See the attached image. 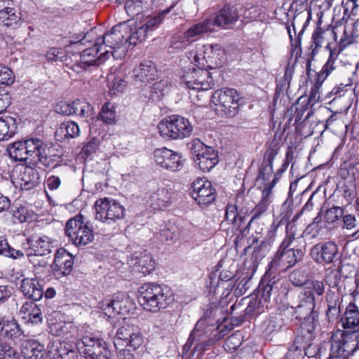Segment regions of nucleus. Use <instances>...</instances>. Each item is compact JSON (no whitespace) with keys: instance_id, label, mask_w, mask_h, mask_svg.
<instances>
[{"instance_id":"obj_1","label":"nucleus","mask_w":359,"mask_h":359,"mask_svg":"<svg viewBox=\"0 0 359 359\" xmlns=\"http://www.w3.org/2000/svg\"><path fill=\"white\" fill-rule=\"evenodd\" d=\"M218 313H222V309L218 306L208 308L203 316L198 320L194 328L191 331L187 343L183 347V354L189 351L193 346L191 353L201 352L208 346L212 341L219 340L227 332L220 324L219 318H217Z\"/></svg>"},{"instance_id":"obj_2","label":"nucleus","mask_w":359,"mask_h":359,"mask_svg":"<svg viewBox=\"0 0 359 359\" xmlns=\"http://www.w3.org/2000/svg\"><path fill=\"white\" fill-rule=\"evenodd\" d=\"M297 303L290 306L292 313L297 319H303L297 334V342H309L315 338L316 328L318 323V313L315 309L316 299L302 290L298 295Z\"/></svg>"},{"instance_id":"obj_3","label":"nucleus","mask_w":359,"mask_h":359,"mask_svg":"<svg viewBox=\"0 0 359 359\" xmlns=\"http://www.w3.org/2000/svg\"><path fill=\"white\" fill-rule=\"evenodd\" d=\"M109 32L105 33L102 37H98L97 29L92 28L79 41L81 45L93 43V46H90L83 50L81 54V60L79 65L83 69L93 65H100L112 55V47L108 44L110 43Z\"/></svg>"},{"instance_id":"obj_4","label":"nucleus","mask_w":359,"mask_h":359,"mask_svg":"<svg viewBox=\"0 0 359 359\" xmlns=\"http://www.w3.org/2000/svg\"><path fill=\"white\" fill-rule=\"evenodd\" d=\"M117 311V318H122V322H118L117 330L116 333L115 339L114 341V346L118 348V346L130 347L133 350H135L142 343V338L140 334V329L137 326L133 324V320L124 316L128 310L124 306H122V303L120 302H115L114 300V311Z\"/></svg>"},{"instance_id":"obj_5","label":"nucleus","mask_w":359,"mask_h":359,"mask_svg":"<svg viewBox=\"0 0 359 359\" xmlns=\"http://www.w3.org/2000/svg\"><path fill=\"white\" fill-rule=\"evenodd\" d=\"M138 302L146 311L157 312L174 300L171 289L163 285L145 283L138 290Z\"/></svg>"},{"instance_id":"obj_6","label":"nucleus","mask_w":359,"mask_h":359,"mask_svg":"<svg viewBox=\"0 0 359 359\" xmlns=\"http://www.w3.org/2000/svg\"><path fill=\"white\" fill-rule=\"evenodd\" d=\"M155 261L147 250H138L133 253L125 264L122 261L114 263L117 276L122 278L129 277V269L137 276H145L150 274L155 269Z\"/></svg>"},{"instance_id":"obj_7","label":"nucleus","mask_w":359,"mask_h":359,"mask_svg":"<svg viewBox=\"0 0 359 359\" xmlns=\"http://www.w3.org/2000/svg\"><path fill=\"white\" fill-rule=\"evenodd\" d=\"M331 337V348L328 359H347L353 354L358 341L359 330L341 331Z\"/></svg>"},{"instance_id":"obj_8","label":"nucleus","mask_w":359,"mask_h":359,"mask_svg":"<svg viewBox=\"0 0 359 359\" xmlns=\"http://www.w3.org/2000/svg\"><path fill=\"white\" fill-rule=\"evenodd\" d=\"M158 128L162 137L170 140H182L191 136L193 132L189 119L180 115H172L162 120Z\"/></svg>"},{"instance_id":"obj_9","label":"nucleus","mask_w":359,"mask_h":359,"mask_svg":"<svg viewBox=\"0 0 359 359\" xmlns=\"http://www.w3.org/2000/svg\"><path fill=\"white\" fill-rule=\"evenodd\" d=\"M241 98L233 88H223L215 91L211 97V103L216 106L215 110L222 111L227 117H234L240 108Z\"/></svg>"},{"instance_id":"obj_10","label":"nucleus","mask_w":359,"mask_h":359,"mask_svg":"<svg viewBox=\"0 0 359 359\" xmlns=\"http://www.w3.org/2000/svg\"><path fill=\"white\" fill-rule=\"evenodd\" d=\"M65 233L76 246H83L94 239L93 229L83 222L81 215L69 219L65 226Z\"/></svg>"},{"instance_id":"obj_11","label":"nucleus","mask_w":359,"mask_h":359,"mask_svg":"<svg viewBox=\"0 0 359 359\" xmlns=\"http://www.w3.org/2000/svg\"><path fill=\"white\" fill-rule=\"evenodd\" d=\"M55 241L46 236H32L27 239L29 248L25 249V254L29 257V262L35 264L38 257L46 256L52 253L56 247Z\"/></svg>"},{"instance_id":"obj_12","label":"nucleus","mask_w":359,"mask_h":359,"mask_svg":"<svg viewBox=\"0 0 359 359\" xmlns=\"http://www.w3.org/2000/svg\"><path fill=\"white\" fill-rule=\"evenodd\" d=\"M156 165L169 172H177L184 166L181 154L166 147L156 149L153 153Z\"/></svg>"},{"instance_id":"obj_13","label":"nucleus","mask_w":359,"mask_h":359,"mask_svg":"<svg viewBox=\"0 0 359 359\" xmlns=\"http://www.w3.org/2000/svg\"><path fill=\"white\" fill-rule=\"evenodd\" d=\"M341 280L339 271H330L325 277V282L318 280H306L304 287L301 289L305 294H309L316 300L322 298L325 292V285L330 287H337Z\"/></svg>"},{"instance_id":"obj_14","label":"nucleus","mask_w":359,"mask_h":359,"mask_svg":"<svg viewBox=\"0 0 359 359\" xmlns=\"http://www.w3.org/2000/svg\"><path fill=\"white\" fill-rule=\"evenodd\" d=\"M192 198L201 207L212 204L217 196L215 189L205 178H198L192 183Z\"/></svg>"},{"instance_id":"obj_15","label":"nucleus","mask_w":359,"mask_h":359,"mask_svg":"<svg viewBox=\"0 0 359 359\" xmlns=\"http://www.w3.org/2000/svg\"><path fill=\"white\" fill-rule=\"evenodd\" d=\"M175 3H172L168 8L163 10L158 15L151 18H148L143 25L131 32L130 34L129 46H137L146 39L149 32L154 31L162 22L163 17L168 14L172 8L175 6Z\"/></svg>"},{"instance_id":"obj_16","label":"nucleus","mask_w":359,"mask_h":359,"mask_svg":"<svg viewBox=\"0 0 359 359\" xmlns=\"http://www.w3.org/2000/svg\"><path fill=\"white\" fill-rule=\"evenodd\" d=\"M23 141L28 158L37 157L41 163H46L48 158L61 157L59 154H53L54 149L39 138H29Z\"/></svg>"},{"instance_id":"obj_17","label":"nucleus","mask_w":359,"mask_h":359,"mask_svg":"<svg viewBox=\"0 0 359 359\" xmlns=\"http://www.w3.org/2000/svg\"><path fill=\"white\" fill-rule=\"evenodd\" d=\"M238 8L230 4H225L217 13L210 18L213 27L224 29H233L240 18Z\"/></svg>"},{"instance_id":"obj_18","label":"nucleus","mask_w":359,"mask_h":359,"mask_svg":"<svg viewBox=\"0 0 359 359\" xmlns=\"http://www.w3.org/2000/svg\"><path fill=\"white\" fill-rule=\"evenodd\" d=\"M304 255L303 250L300 248L278 249L270 264L273 268L285 270L300 262Z\"/></svg>"},{"instance_id":"obj_19","label":"nucleus","mask_w":359,"mask_h":359,"mask_svg":"<svg viewBox=\"0 0 359 359\" xmlns=\"http://www.w3.org/2000/svg\"><path fill=\"white\" fill-rule=\"evenodd\" d=\"M130 20L120 22L114 26V41L118 45V50H115L114 46V59L124 57L127 53V48L129 46L130 34L132 32L130 25H128Z\"/></svg>"},{"instance_id":"obj_20","label":"nucleus","mask_w":359,"mask_h":359,"mask_svg":"<svg viewBox=\"0 0 359 359\" xmlns=\"http://www.w3.org/2000/svg\"><path fill=\"white\" fill-rule=\"evenodd\" d=\"M74 264V256L65 248L57 249L51 268L54 276L61 278L69 276L73 269Z\"/></svg>"},{"instance_id":"obj_21","label":"nucleus","mask_w":359,"mask_h":359,"mask_svg":"<svg viewBox=\"0 0 359 359\" xmlns=\"http://www.w3.org/2000/svg\"><path fill=\"white\" fill-rule=\"evenodd\" d=\"M21 20V13L13 0H0V25L15 29Z\"/></svg>"},{"instance_id":"obj_22","label":"nucleus","mask_w":359,"mask_h":359,"mask_svg":"<svg viewBox=\"0 0 359 359\" xmlns=\"http://www.w3.org/2000/svg\"><path fill=\"white\" fill-rule=\"evenodd\" d=\"M195 65L198 68H195V79L194 86H193L194 91L207 90L212 88L215 85L213 79L210 76V73L207 70L204 62H201V57L199 54L194 55Z\"/></svg>"},{"instance_id":"obj_23","label":"nucleus","mask_w":359,"mask_h":359,"mask_svg":"<svg viewBox=\"0 0 359 359\" xmlns=\"http://www.w3.org/2000/svg\"><path fill=\"white\" fill-rule=\"evenodd\" d=\"M311 255L319 264H330L337 259L338 246L333 241L316 245L311 250Z\"/></svg>"},{"instance_id":"obj_24","label":"nucleus","mask_w":359,"mask_h":359,"mask_svg":"<svg viewBox=\"0 0 359 359\" xmlns=\"http://www.w3.org/2000/svg\"><path fill=\"white\" fill-rule=\"evenodd\" d=\"M24 336V332L13 318L0 317V338L15 341Z\"/></svg>"},{"instance_id":"obj_25","label":"nucleus","mask_w":359,"mask_h":359,"mask_svg":"<svg viewBox=\"0 0 359 359\" xmlns=\"http://www.w3.org/2000/svg\"><path fill=\"white\" fill-rule=\"evenodd\" d=\"M203 56L201 62L205 61L206 67L214 69L222 65L224 50L219 44L205 45L203 47Z\"/></svg>"},{"instance_id":"obj_26","label":"nucleus","mask_w":359,"mask_h":359,"mask_svg":"<svg viewBox=\"0 0 359 359\" xmlns=\"http://www.w3.org/2000/svg\"><path fill=\"white\" fill-rule=\"evenodd\" d=\"M327 36H332L334 41L337 40V34L333 29H327L324 30L320 27H318L313 33L311 37V44L310 46V48L311 49V52L310 53L311 58L307 61V68L310 67L311 60H313L315 55L318 53V49L322 46L323 39Z\"/></svg>"},{"instance_id":"obj_27","label":"nucleus","mask_w":359,"mask_h":359,"mask_svg":"<svg viewBox=\"0 0 359 359\" xmlns=\"http://www.w3.org/2000/svg\"><path fill=\"white\" fill-rule=\"evenodd\" d=\"M45 352V345L36 340H25L22 343L21 353L25 359H42Z\"/></svg>"},{"instance_id":"obj_28","label":"nucleus","mask_w":359,"mask_h":359,"mask_svg":"<svg viewBox=\"0 0 359 359\" xmlns=\"http://www.w3.org/2000/svg\"><path fill=\"white\" fill-rule=\"evenodd\" d=\"M111 207V200L109 198L98 199L94 205L95 220L110 225L112 221Z\"/></svg>"},{"instance_id":"obj_29","label":"nucleus","mask_w":359,"mask_h":359,"mask_svg":"<svg viewBox=\"0 0 359 359\" xmlns=\"http://www.w3.org/2000/svg\"><path fill=\"white\" fill-rule=\"evenodd\" d=\"M215 32L210 18L194 24L184 33V37L191 43L203 36L204 34Z\"/></svg>"},{"instance_id":"obj_30","label":"nucleus","mask_w":359,"mask_h":359,"mask_svg":"<svg viewBox=\"0 0 359 359\" xmlns=\"http://www.w3.org/2000/svg\"><path fill=\"white\" fill-rule=\"evenodd\" d=\"M20 288L24 295L33 301L40 300L43 295L42 285L36 279H23L21 283Z\"/></svg>"},{"instance_id":"obj_31","label":"nucleus","mask_w":359,"mask_h":359,"mask_svg":"<svg viewBox=\"0 0 359 359\" xmlns=\"http://www.w3.org/2000/svg\"><path fill=\"white\" fill-rule=\"evenodd\" d=\"M194 161L201 170L208 172L219 162L217 152L210 147L207 151H203L196 158H194Z\"/></svg>"},{"instance_id":"obj_32","label":"nucleus","mask_w":359,"mask_h":359,"mask_svg":"<svg viewBox=\"0 0 359 359\" xmlns=\"http://www.w3.org/2000/svg\"><path fill=\"white\" fill-rule=\"evenodd\" d=\"M156 69L151 60H144L134 69V76L142 83L154 80L156 76Z\"/></svg>"},{"instance_id":"obj_33","label":"nucleus","mask_w":359,"mask_h":359,"mask_svg":"<svg viewBox=\"0 0 359 359\" xmlns=\"http://www.w3.org/2000/svg\"><path fill=\"white\" fill-rule=\"evenodd\" d=\"M340 322L344 329L359 330V311L348 304L341 317Z\"/></svg>"},{"instance_id":"obj_34","label":"nucleus","mask_w":359,"mask_h":359,"mask_svg":"<svg viewBox=\"0 0 359 359\" xmlns=\"http://www.w3.org/2000/svg\"><path fill=\"white\" fill-rule=\"evenodd\" d=\"M17 130L15 118L11 116H0V141L11 138Z\"/></svg>"},{"instance_id":"obj_35","label":"nucleus","mask_w":359,"mask_h":359,"mask_svg":"<svg viewBox=\"0 0 359 359\" xmlns=\"http://www.w3.org/2000/svg\"><path fill=\"white\" fill-rule=\"evenodd\" d=\"M326 302L327 304V316L330 320L338 318L341 313L339 297L337 294L328 289L326 293Z\"/></svg>"},{"instance_id":"obj_36","label":"nucleus","mask_w":359,"mask_h":359,"mask_svg":"<svg viewBox=\"0 0 359 359\" xmlns=\"http://www.w3.org/2000/svg\"><path fill=\"white\" fill-rule=\"evenodd\" d=\"M20 313L27 314V316H23V318H27L28 322L33 324H38L42 322L43 316L41 308L34 302H25L22 306Z\"/></svg>"},{"instance_id":"obj_37","label":"nucleus","mask_w":359,"mask_h":359,"mask_svg":"<svg viewBox=\"0 0 359 359\" xmlns=\"http://www.w3.org/2000/svg\"><path fill=\"white\" fill-rule=\"evenodd\" d=\"M326 48L329 50L330 55L327 61L323 67L320 73H323V74L328 76L335 69V61L338 58L339 53L342 52L343 50L338 48L337 43L335 42L328 43L326 46Z\"/></svg>"},{"instance_id":"obj_38","label":"nucleus","mask_w":359,"mask_h":359,"mask_svg":"<svg viewBox=\"0 0 359 359\" xmlns=\"http://www.w3.org/2000/svg\"><path fill=\"white\" fill-rule=\"evenodd\" d=\"M341 196L348 204H351L357 198L358 191L355 180L353 177L346 180L339 186Z\"/></svg>"},{"instance_id":"obj_39","label":"nucleus","mask_w":359,"mask_h":359,"mask_svg":"<svg viewBox=\"0 0 359 359\" xmlns=\"http://www.w3.org/2000/svg\"><path fill=\"white\" fill-rule=\"evenodd\" d=\"M170 193L165 188L158 189L150 198V205L154 210L166 208L170 202Z\"/></svg>"},{"instance_id":"obj_40","label":"nucleus","mask_w":359,"mask_h":359,"mask_svg":"<svg viewBox=\"0 0 359 359\" xmlns=\"http://www.w3.org/2000/svg\"><path fill=\"white\" fill-rule=\"evenodd\" d=\"M302 97H300L297 102L294 104H292L290 107V109L288 110V112H290V114H292L293 111L294 112V124L299 125L304 122V121H306L309 119L313 114V111L310 110L304 118H302L304 113L308 111L309 109V105H311L310 103L306 102L304 103V102H301Z\"/></svg>"},{"instance_id":"obj_41","label":"nucleus","mask_w":359,"mask_h":359,"mask_svg":"<svg viewBox=\"0 0 359 359\" xmlns=\"http://www.w3.org/2000/svg\"><path fill=\"white\" fill-rule=\"evenodd\" d=\"M225 219L228 221L233 228L239 229L245 220V216L238 211L237 205L228 204L225 209Z\"/></svg>"},{"instance_id":"obj_42","label":"nucleus","mask_w":359,"mask_h":359,"mask_svg":"<svg viewBox=\"0 0 359 359\" xmlns=\"http://www.w3.org/2000/svg\"><path fill=\"white\" fill-rule=\"evenodd\" d=\"M7 151L9 156L15 161H26L28 159L23 140L8 144Z\"/></svg>"},{"instance_id":"obj_43","label":"nucleus","mask_w":359,"mask_h":359,"mask_svg":"<svg viewBox=\"0 0 359 359\" xmlns=\"http://www.w3.org/2000/svg\"><path fill=\"white\" fill-rule=\"evenodd\" d=\"M38 180L37 172L31 168H26L21 174L20 187L22 189L29 190L37 185Z\"/></svg>"},{"instance_id":"obj_44","label":"nucleus","mask_w":359,"mask_h":359,"mask_svg":"<svg viewBox=\"0 0 359 359\" xmlns=\"http://www.w3.org/2000/svg\"><path fill=\"white\" fill-rule=\"evenodd\" d=\"M72 114L82 118L89 117L93 114V107L84 100H76L72 102Z\"/></svg>"},{"instance_id":"obj_45","label":"nucleus","mask_w":359,"mask_h":359,"mask_svg":"<svg viewBox=\"0 0 359 359\" xmlns=\"http://www.w3.org/2000/svg\"><path fill=\"white\" fill-rule=\"evenodd\" d=\"M344 208L340 206L333 205L328 208L324 215V219L326 224L332 227L339 226L341 216L344 214Z\"/></svg>"},{"instance_id":"obj_46","label":"nucleus","mask_w":359,"mask_h":359,"mask_svg":"<svg viewBox=\"0 0 359 359\" xmlns=\"http://www.w3.org/2000/svg\"><path fill=\"white\" fill-rule=\"evenodd\" d=\"M306 15H307V19H306V22L304 23L302 29L300 30V32H299L298 35L297 37H295L294 39L293 38L292 35V33H291V29L289 27H287V32H288V34H289V36H290V43H291V46L293 48V49H299V52L301 53L302 51V49H301V42H302V34L304 32V29H305V27L307 26L308 23H309V21L310 20V18H311V13L310 12H307V13H298L296 16H294V20L298 18V17H303V18H305L306 17Z\"/></svg>"},{"instance_id":"obj_47","label":"nucleus","mask_w":359,"mask_h":359,"mask_svg":"<svg viewBox=\"0 0 359 359\" xmlns=\"http://www.w3.org/2000/svg\"><path fill=\"white\" fill-rule=\"evenodd\" d=\"M327 76L323 74V73H318L316 74V79L315 83L311 87L310 95L308 99V102L313 106L317 101L319 100L320 96V88H321L323 83L327 79Z\"/></svg>"},{"instance_id":"obj_48","label":"nucleus","mask_w":359,"mask_h":359,"mask_svg":"<svg viewBox=\"0 0 359 359\" xmlns=\"http://www.w3.org/2000/svg\"><path fill=\"white\" fill-rule=\"evenodd\" d=\"M48 325L50 332L53 335L55 336L66 335L69 333L73 328L70 323L65 321L53 322L52 320L49 319Z\"/></svg>"},{"instance_id":"obj_49","label":"nucleus","mask_w":359,"mask_h":359,"mask_svg":"<svg viewBox=\"0 0 359 359\" xmlns=\"http://www.w3.org/2000/svg\"><path fill=\"white\" fill-rule=\"evenodd\" d=\"M64 135L67 138H76L80 135L78 124L74 121H67L61 124L60 128L56 132Z\"/></svg>"},{"instance_id":"obj_50","label":"nucleus","mask_w":359,"mask_h":359,"mask_svg":"<svg viewBox=\"0 0 359 359\" xmlns=\"http://www.w3.org/2000/svg\"><path fill=\"white\" fill-rule=\"evenodd\" d=\"M125 11L128 15L134 18L144 11L142 0H128L126 1Z\"/></svg>"},{"instance_id":"obj_51","label":"nucleus","mask_w":359,"mask_h":359,"mask_svg":"<svg viewBox=\"0 0 359 359\" xmlns=\"http://www.w3.org/2000/svg\"><path fill=\"white\" fill-rule=\"evenodd\" d=\"M339 226L346 230H355L358 227V220L356 219L355 215L353 214L346 212L344 210V214L341 216Z\"/></svg>"},{"instance_id":"obj_52","label":"nucleus","mask_w":359,"mask_h":359,"mask_svg":"<svg viewBox=\"0 0 359 359\" xmlns=\"http://www.w3.org/2000/svg\"><path fill=\"white\" fill-rule=\"evenodd\" d=\"M283 326L282 319L279 317L273 316L265 322V328L264 332L269 335L274 332H279Z\"/></svg>"},{"instance_id":"obj_53","label":"nucleus","mask_w":359,"mask_h":359,"mask_svg":"<svg viewBox=\"0 0 359 359\" xmlns=\"http://www.w3.org/2000/svg\"><path fill=\"white\" fill-rule=\"evenodd\" d=\"M264 311V305L260 299L255 298L250 299L248 306L245 310L247 316H253L261 313Z\"/></svg>"},{"instance_id":"obj_54","label":"nucleus","mask_w":359,"mask_h":359,"mask_svg":"<svg viewBox=\"0 0 359 359\" xmlns=\"http://www.w3.org/2000/svg\"><path fill=\"white\" fill-rule=\"evenodd\" d=\"M15 75L6 66L0 65V85L10 86L14 83Z\"/></svg>"},{"instance_id":"obj_55","label":"nucleus","mask_w":359,"mask_h":359,"mask_svg":"<svg viewBox=\"0 0 359 359\" xmlns=\"http://www.w3.org/2000/svg\"><path fill=\"white\" fill-rule=\"evenodd\" d=\"M108 351L102 346V342L100 344L95 345V347L89 353L84 355L86 359H109L107 356Z\"/></svg>"},{"instance_id":"obj_56","label":"nucleus","mask_w":359,"mask_h":359,"mask_svg":"<svg viewBox=\"0 0 359 359\" xmlns=\"http://www.w3.org/2000/svg\"><path fill=\"white\" fill-rule=\"evenodd\" d=\"M97 119L106 125H111L112 123V105L109 102H107L102 106Z\"/></svg>"},{"instance_id":"obj_57","label":"nucleus","mask_w":359,"mask_h":359,"mask_svg":"<svg viewBox=\"0 0 359 359\" xmlns=\"http://www.w3.org/2000/svg\"><path fill=\"white\" fill-rule=\"evenodd\" d=\"M0 359H20V356L9 344L0 341Z\"/></svg>"},{"instance_id":"obj_58","label":"nucleus","mask_w":359,"mask_h":359,"mask_svg":"<svg viewBox=\"0 0 359 359\" xmlns=\"http://www.w3.org/2000/svg\"><path fill=\"white\" fill-rule=\"evenodd\" d=\"M66 57V52L62 48H51L46 53V58L49 62L63 61Z\"/></svg>"},{"instance_id":"obj_59","label":"nucleus","mask_w":359,"mask_h":359,"mask_svg":"<svg viewBox=\"0 0 359 359\" xmlns=\"http://www.w3.org/2000/svg\"><path fill=\"white\" fill-rule=\"evenodd\" d=\"M102 340L90 336H85L82 338L83 351L82 353L85 355L89 353L95 347V345L100 344Z\"/></svg>"},{"instance_id":"obj_60","label":"nucleus","mask_w":359,"mask_h":359,"mask_svg":"<svg viewBox=\"0 0 359 359\" xmlns=\"http://www.w3.org/2000/svg\"><path fill=\"white\" fill-rule=\"evenodd\" d=\"M189 147L193 155L196 158L203 151H207L210 147L205 145L199 139L196 138L191 141L189 144Z\"/></svg>"},{"instance_id":"obj_61","label":"nucleus","mask_w":359,"mask_h":359,"mask_svg":"<svg viewBox=\"0 0 359 359\" xmlns=\"http://www.w3.org/2000/svg\"><path fill=\"white\" fill-rule=\"evenodd\" d=\"M57 353L58 356L56 359H76L77 358V353L74 351L69 350L66 351L63 348L62 345L60 344V348L56 347L55 349L53 351H49L50 354H53V352Z\"/></svg>"},{"instance_id":"obj_62","label":"nucleus","mask_w":359,"mask_h":359,"mask_svg":"<svg viewBox=\"0 0 359 359\" xmlns=\"http://www.w3.org/2000/svg\"><path fill=\"white\" fill-rule=\"evenodd\" d=\"M176 228L174 226H165L158 232L159 238L162 241H172L176 237Z\"/></svg>"},{"instance_id":"obj_63","label":"nucleus","mask_w":359,"mask_h":359,"mask_svg":"<svg viewBox=\"0 0 359 359\" xmlns=\"http://www.w3.org/2000/svg\"><path fill=\"white\" fill-rule=\"evenodd\" d=\"M191 42L183 36H177L172 38L170 46L175 50H182L187 47Z\"/></svg>"},{"instance_id":"obj_64","label":"nucleus","mask_w":359,"mask_h":359,"mask_svg":"<svg viewBox=\"0 0 359 359\" xmlns=\"http://www.w3.org/2000/svg\"><path fill=\"white\" fill-rule=\"evenodd\" d=\"M195 79V67L189 69L182 76V83L185 85L186 88L193 90L194 86Z\"/></svg>"}]
</instances>
